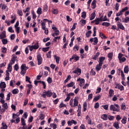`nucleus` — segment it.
<instances>
[{"label":"nucleus","mask_w":129,"mask_h":129,"mask_svg":"<svg viewBox=\"0 0 129 129\" xmlns=\"http://www.w3.org/2000/svg\"><path fill=\"white\" fill-rule=\"evenodd\" d=\"M18 15L22 17L23 16V12H22V10H18Z\"/></svg>","instance_id":"nucleus-58"},{"label":"nucleus","mask_w":129,"mask_h":129,"mask_svg":"<svg viewBox=\"0 0 129 129\" xmlns=\"http://www.w3.org/2000/svg\"><path fill=\"white\" fill-rule=\"evenodd\" d=\"M102 26H105V27H109L110 26V23L108 22H103Z\"/></svg>","instance_id":"nucleus-28"},{"label":"nucleus","mask_w":129,"mask_h":129,"mask_svg":"<svg viewBox=\"0 0 129 129\" xmlns=\"http://www.w3.org/2000/svg\"><path fill=\"white\" fill-rule=\"evenodd\" d=\"M50 48L49 47H43L42 48V51L43 52H47L48 51H49V49Z\"/></svg>","instance_id":"nucleus-41"},{"label":"nucleus","mask_w":129,"mask_h":129,"mask_svg":"<svg viewBox=\"0 0 129 129\" xmlns=\"http://www.w3.org/2000/svg\"><path fill=\"white\" fill-rule=\"evenodd\" d=\"M92 33V31H91V30H89L87 32H86V36L87 37V38H89Z\"/></svg>","instance_id":"nucleus-21"},{"label":"nucleus","mask_w":129,"mask_h":129,"mask_svg":"<svg viewBox=\"0 0 129 129\" xmlns=\"http://www.w3.org/2000/svg\"><path fill=\"white\" fill-rule=\"evenodd\" d=\"M105 60V57H101L99 59V65H102L103 64V61Z\"/></svg>","instance_id":"nucleus-8"},{"label":"nucleus","mask_w":129,"mask_h":129,"mask_svg":"<svg viewBox=\"0 0 129 129\" xmlns=\"http://www.w3.org/2000/svg\"><path fill=\"white\" fill-rule=\"evenodd\" d=\"M108 58H109L110 60H112V57H113V53L110 52L108 54Z\"/></svg>","instance_id":"nucleus-24"},{"label":"nucleus","mask_w":129,"mask_h":129,"mask_svg":"<svg viewBox=\"0 0 129 129\" xmlns=\"http://www.w3.org/2000/svg\"><path fill=\"white\" fill-rule=\"evenodd\" d=\"M118 89H119V90H120L121 91L123 90L124 89V88H123V86L122 85H118Z\"/></svg>","instance_id":"nucleus-42"},{"label":"nucleus","mask_w":129,"mask_h":129,"mask_svg":"<svg viewBox=\"0 0 129 129\" xmlns=\"http://www.w3.org/2000/svg\"><path fill=\"white\" fill-rule=\"evenodd\" d=\"M51 13L53 15H58V13H59V11L58 10V9H52Z\"/></svg>","instance_id":"nucleus-17"},{"label":"nucleus","mask_w":129,"mask_h":129,"mask_svg":"<svg viewBox=\"0 0 129 129\" xmlns=\"http://www.w3.org/2000/svg\"><path fill=\"white\" fill-rule=\"evenodd\" d=\"M115 9L116 11H118L119 9V4L118 3H116L115 5Z\"/></svg>","instance_id":"nucleus-44"},{"label":"nucleus","mask_w":129,"mask_h":129,"mask_svg":"<svg viewBox=\"0 0 129 129\" xmlns=\"http://www.w3.org/2000/svg\"><path fill=\"white\" fill-rule=\"evenodd\" d=\"M95 18V11H94L91 14V17L90 18V21H92V20H94Z\"/></svg>","instance_id":"nucleus-16"},{"label":"nucleus","mask_w":129,"mask_h":129,"mask_svg":"<svg viewBox=\"0 0 129 129\" xmlns=\"http://www.w3.org/2000/svg\"><path fill=\"white\" fill-rule=\"evenodd\" d=\"M82 18H83V19H86V12L85 11L83 12L82 13V15H81Z\"/></svg>","instance_id":"nucleus-35"},{"label":"nucleus","mask_w":129,"mask_h":129,"mask_svg":"<svg viewBox=\"0 0 129 129\" xmlns=\"http://www.w3.org/2000/svg\"><path fill=\"white\" fill-rule=\"evenodd\" d=\"M94 33L93 34V37H95L96 36V27H94L93 28Z\"/></svg>","instance_id":"nucleus-49"},{"label":"nucleus","mask_w":129,"mask_h":129,"mask_svg":"<svg viewBox=\"0 0 129 129\" xmlns=\"http://www.w3.org/2000/svg\"><path fill=\"white\" fill-rule=\"evenodd\" d=\"M41 28L42 30H46V23H45V22H43L41 23Z\"/></svg>","instance_id":"nucleus-25"},{"label":"nucleus","mask_w":129,"mask_h":129,"mask_svg":"<svg viewBox=\"0 0 129 129\" xmlns=\"http://www.w3.org/2000/svg\"><path fill=\"white\" fill-rule=\"evenodd\" d=\"M101 118L103 119L104 120H107V115L106 114H103L101 116Z\"/></svg>","instance_id":"nucleus-32"},{"label":"nucleus","mask_w":129,"mask_h":129,"mask_svg":"<svg viewBox=\"0 0 129 129\" xmlns=\"http://www.w3.org/2000/svg\"><path fill=\"white\" fill-rule=\"evenodd\" d=\"M19 93V90L18 89H15L12 91L13 94H17Z\"/></svg>","instance_id":"nucleus-36"},{"label":"nucleus","mask_w":129,"mask_h":129,"mask_svg":"<svg viewBox=\"0 0 129 129\" xmlns=\"http://www.w3.org/2000/svg\"><path fill=\"white\" fill-rule=\"evenodd\" d=\"M100 36L102 38V39H103L104 38L105 39H106V36L103 33H100Z\"/></svg>","instance_id":"nucleus-55"},{"label":"nucleus","mask_w":129,"mask_h":129,"mask_svg":"<svg viewBox=\"0 0 129 129\" xmlns=\"http://www.w3.org/2000/svg\"><path fill=\"white\" fill-rule=\"evenodd\" d=\"M100 54V53H99V52H97L96 54V55H94L92 57V59L93 60H96V59H97V58H98V56H99V55Z\"/></svg>","instance_id":"nucleus-20"},{"label":"nucleus","mask_w":129,"mask_h":129,"mask_svg":"<svg viewBox=\"0 0 129 129\" xmlns=\"http://www.w3.org/2000/svg\"><path fill=\"white\" fill-rule=\"evenodd\" d=\"M16 59H17V57L13 56V57L12 58L11 60L10 61V63H9L8 65H13V64H15V61H16Z\"/></svg>","instance_id":"nucleus-10"},{"label":"nucleus","mask_w":129,"mask_h":129,"mask_svg":"<svg viewBox=\"0 0 129 129\" xmlns=\"http://www.w3.org/2000/svg\"><path fill=\"white\" fill-rule=\"evenodd\" d=\"M77 112H78V116H80V115H81V108H80V107H78Z\"/></svg>","instance_id":"nucleus-39"},{"label":"nucleus","mask_w":129,"mask_h":129,"mask_svg":"<svg viewBox=\"0 0 129 129\" xmlns=\"http://www.w3.org/2000/svg\"><path fill=\"white\" fill-rule=\"evenodd\" d=\"M44 93H45L47 97H51V96H52V95L53 94V93H52L51 91H48L45 92Z\"/></svg>","instance_id":"nucleus-11"},{"label":"nucleus","mask_w":129,"mask_h":129,"mask_svg":"<svg viewBox=\"0 0 129 129\" xmlns=\"http://www.w3.org/2000/svg\"><path fill=\"white\" fill-rule=\"evenodd\" d=\"M93 41L94 42L93 43V45H97V43H98V38H97V37H95V38H91L90 39V42H91V43H92Z\"/></svg>","instance_id":"nucleus-4"},{"label":"nucleus","mask_w":129,"mask_h":129,"mask_svg":"<svg viewBox=\"0 0 129 129\" xmlns=\"http://www.w3.org/2000/svg\"><path fill=\"white\" fill-rule=\"evenodd\" d=\"M73 50L75 52H77L78 50H79V46L78 45H76L73 47Z\"/></svg>","instance_id":"nucleus-30"},{"label":"nucleus","mask_w":129,"mask_h":129,"mask_svg":"<svg viewBox=\"0 0 129 129\" xmlns=\"http://www.w3.org/2000/svg\"><path fill=\"white\" fill-rule=\"evenodd\" d=\"M26 81H27L28 82H29V83H30V84H31L32 83V82L30 81V78H29L28 76H26Z\"/></svg>","instance_id":"nucleus-61"},{"label":"nucleus","mask_w":129,"mask_h":129,"mask_svg":"<svg viewBox=\"0 0 129 129\" xmlns=\"http://www.w3.org/2000/svg\"><path fill=\"white\" fill-rule=\"evenodd\" d=\"M37 61H38V65H41L42 63H43V58L42 57V55L39 53L37 55Z\"/></svg>","instance_id":"nucleus-1"},{"label":"nucleus","mask_w":129,"mask_h":129,"mask_svg":"<svg viewBox=\"0 0 129 129\" xmlns=\"http://www.w3.org/2000/svg\"><path fill=\"white\" fill-rule=\"evenodd\" d=\"M83 107H84V111H86V109L87 108V103H86V102H84V104H83Z\"/></svg>","instance_id":"nucleus-31"},{"label":"nucleus","mask_w":129,"mask_h":129,"mask_svg":"<svg viewBox=\"0 0 129 129\" xmlns=\"http://www.w3.org/2000/svg\"><path fill=\"white\" fill-rule=\"evenodd\" d=\"M91 6H92V8L94 10V9H95L96 8V0H93L92 4H91Z\"/></svg>","instance_id":"nucleus-14"},{"label":"nucleus","mask_w":129,"mask_h":129,"mask_svg":"<svg viewBox=\"0 0 129 129\" xmlns=\"http://www.w3.org/2000/svg\"><path fill=\"white\" fill-rule=\"evenodd\" d=\"M126 108V107L125 106V104L123 103L121 106V109L123 110H124Z\"/></svg>","instance_id":"nucleus-54"},{"label":"nucleus","mask_w":129,"mask_h":129,"mask_svg":"<svg viewBox=\"0 0 129 129\" xmlns=\"http://www.w3.org/2000/svg\"><path fill=\"white\" fill-rule=\"evenodd\" d=\"M101 69V66L100 65H97V67H96V70L97 71H99Z\"/></svg>","instance_id":"nucleus-57"},{"label":"nucleus","mask_w":129,"mask_h":129,"mask_svg":"<svg viewBox=\"0 0 129 129\" xmlns=\"http://www.w3.org/2000/svg\"><path fill=\"white\" fill-rule=\"evenodd\" d=\"M113 126L115 127V128L118 129L119 128V123L118 122H115L113 123Z\"/></svg>","instance_id":"nucleus-15"},{"label":"nucleus","mask_w":129,"mask_h":129,"mask_svg":"<svg viewBox=\"0 0 129 129\" xmlns=\"http://www.w3.org/2000/svg\"><path fill=\"white\" fill-rule=\"evenodd\" d=\"M2 43L4 45H6V44H8V39H2Z\"/></svg>","instance_id":"nucleus-46"},{"label":"nucleus","mask_w":129,"mask_h":129,"mask_svg":"<svg viewBox=\"0 0 129 129\" xmlns=\"http://www.w3.org/2000/svg\"><path fill=\"white\" fill-rule=\"evenodd\" d=\"M75 84V83L74 82H72L70 83V84H68L67 85V87H72L73 86H74V85Z\"/></svg>","instance_id":"nucleus-40"},{"label":"nucleus","mask_w":129,"mask_h":129,"mask_svg":"<svg viewBox=\"0 0 129 129\" xmlns=\"http://www.w3.org/2000/svg\"><path fill=\"white\" fill-rule=\"evenodd\" d=\"M8 31L10 33H15V31L13 29V27L12 26L9 27Z\"/></svg>","instance_id":"nucleus-38"},{"label":"nucleus","mask_w":129,"mask_h":129,"mask_svg":"<svg viewBox=\"0 0 129 129\" xmlns=\"http://www.w3.org/2000/svg\"><path fill=\"white\" fill-rule=\"evenodd\" d=\"M36 13L38 15H41L43 11H42V8L39 7L36 11Z\"/></svg>","instance_id":"nucleus-19"},{"label":"nucleus","mask_w":129,"mask_h":129,"mask_svg":"<svg viewBox=\"0 0 129 129\" xmlns=\"http://www.w3.org/2000/svg\"><path fill=\"white\" fill-rule=\"evenodd\" d=\"M110 110L112 111H117V112L119 111V109L116 108L114 105H111L110 106Z\"/></svg>","instance_id":"nucleus-5"},{"label":"nucleus","mask_w":129,"mask_h":129,"mask_svg":"<svg viewBox=\"0 0 129 129\" xmlns=\"http://www.w3.org/2000/svg\"><path fill=\"white\" fill-rule=\"evenodd\" d=\"M43 10L45 13H47V11H48V5H45L43 7Z\"/></svg>","instance_id":"nucleus-43"},{"label":"nucleus","mask_w":129,"mask_h":129,"mask_svg":"<svg viewBox=\"0 0 129 129\" xmlns=\"http://www.w3.org/2000/svg\"><path fill=\"white\" fill-rule=\"evenodd\" d=\"M21 122H22V125L25 126L26 125V122L25 121V119L24 118H21Z\"/></svg>","instance_id":"nucleus-50"},{"label":"nucleus","mask_w":129,"mask_h":129,"mask_svg":"<svg viewBox=\"0 0 129 129\" xmlns=\"http://www.w3.org/2000/svg\"><path fill=\"white\" fill-rule=\"evenodd\" d=\"M84 82H85V80H84V79H81V80L80 81V84H79V85H80V86H81V87H82V86H83V83H84Z\"/></svg>","instance_id":"nucleus-26"},{"label":"nucleus","mask_w":129,"mask_h":129,"mask_svg":"<svg viewBox=\"0 0 129 129\" xmlns=\"http://www.w3.org/2000/svg\"><path fill=\"white\" fill-rule=\"evenodd\" d=\"M77 25V23H75L73 24V27L71 29V31H74L76 29V25Z\"/></svg>","instance_id":"nucleus-37"},{"label":"nucleus","mask_w":129,"mask_h":129,"mask_svg":"<svg viewBox=\"0 0 129 129\" xmlns=\"http://www.w3.org/2000/svg\"><path fill=\"white\" fill-rule=\"evenodd\" d=\"M98 107H99V103L97 102L95 104L94 108H95V109H97Z\"/></svg>","instance_id":"nucleus-53"},{"label":"nucleus","mask_w":129,"mask_h":129,"mask_svg":"<svg viewBox=\"0 0 129 129\" xmlns=\"http://www.w3.org/2000/svg\"><path fill=\"white\" fill-rule=\"evenodd\" d=\"M51 53H52V51L50 50L46 54L47 58H51Z\"/></svg>","instance_id":"nucleus-47"},{"label":"nucleus","mask_w":129,"mask_h":129,"mask_svg":"<svg viewBox=\"0 0 129 129\" xmlns=\"http://www.w3.org/2000/svg\"><path fill=\"white\" fill-rule=\"evenodd\" d=\"M73 59H75L76 61L79 60V56H77L76 54H74L72 57L70 59V61H72Z\"/></svg>","instance_id":"nucleus-6"},{"label":"nucleus","mask_w":129,"mask_h":129,"mask_svg":"<svg viewBox=\"0 0 129 129\" xmlns=\"http://www.w3.org/2000/svg\"><path fill=\"white\" fill-rule=\"evenodd\" d=\"M122 12H121V11H120V12L116 13V16L119 17V16H122Z\"/></svg>","instance_id":"nucleus-59"},{"label":"nucleus","mask_w":129,"mask_h":129,"mask_svg":"<svg viewBox=\"0 0 129 129\" xmlns=\"http://www.w3.org/2000/svg\"><path fill=\"white\" fill-rule=\"evenodd\" d=\"M73 73L78 74V73H80V74H81V69L77 68L75 71H74L73 72Z\"/></svg>","instance_id":"nucleus-13"},{"label":"nucleus","mask_w":129,"mask_h":129,"mask_svg":"<svg viewBox=\"0 0 129 129\" xmlns=\"http://www.w3.org/2000/svg\"><path fill=\"white\" fill-rule=\"evenodd\" d=\"M78 99H79V97H78L75 98L74 101V107H75V106H77V105H78Z\"/></svg>","instance_id":"nucleus-7"},{"label":"nucleus","mask_w":129,"mask_h":129,"mask_svg":"<svg viewBox=\"0 0 129 129\" xmlns=\"http://www.w3.org/2000/svg\"><path fill=\"white\" fill-rule=\"evenodd\" d=\"M117 26L118 29H120V30H122L123 31H124V30H125V28H124V26H123V25H122V23L118 21L117 23Z\"/></svg>","instance_id":"nucleus-3"},{"label":"nucleus","mask_w":129,"mask_h":129,"mask_svg":"<svg viewBox=\"0 0 129 129\" xmlns=\"http://www.w3.org/2000/svg\"><path fill=\"white\" fill-rule=\"evenodd\" d=\"M124 73H128V67L127 66L124 69Z\"/></svg>","instance_id":"nucleus-45"},{"label":"nucleus","mask_w":129,"mask_h":129,"mask_svg":"<svg viewBox=\"0 0 129 129\" xmlns=\"http://www.w3.org/2000/svg\"><path fill=\"white\" fill-rule=\"evenodd\" d=\"M126 119H127V118H126V117H125V116L123 117V118L121 120L122 123H123L124 124L125 123H126Z\"/></svg>","instance_id":"nucleus-33"},{"label":"nucleus","mask_w":129,"mask_h":129,"mask_svg":"<svg viewBox=\"0 0 129 129\" xmlns=\"http://www.w3.org/2000/svg\"><path fill=\"white\" fill-rule=\"evenodd\" d=\"M129 22V17H126V18H125V23H128Z\"/></svg>","instance_id":"nucleus-64"},{"label":"nucleus","mask_w":129,"mask_h":129,"mask_svg":"<svg viewBox=\"0 0 129 129\" xmlns=\"http://www.w3.org/2000/svg\"><path fill=\"white\" fill-rule=\"evenodd\" d=\"M1 50H2V52L4 53V54H5V53H7V51L8 50V49L5 47V46H3L2 47V48L1 49Z\"/></svg>","instance_id":"nucleus-23"},{"label":"nucleus","mask_w":129,"mask_h":129,"mask_svg":"<svg viewBox=\"0 0 129 129\" xmlns=\"http://www.w3.org/2000/svg\"><path fill=\"white\" fill-rule=\"evenodd\" d=\"M15 29L17 34H19L20 33V27H15Z\"/></svg>","instance_id":"nucleus-63"},{"label":"nucleus","mask_w":129,"mask_h":129,"mask_svg":"<svg viewBox=\"0 0 129 129\" xmlns=\"http://www.w3.org/2000/svg\"><path fill=\"white\" fill-rule=\"evenodd\" d=\"M34 48V50H37V49H39V43L36 42L34 45H33Z\"/></svg>","instance_id":"nucleus-27"},{"label":"nucleus","mask_w":129,"mask_h":129,"mask_svg":"<svg viewBox=\"0 0 129 129\" xmlns=\"http://www.w3.org/2000/svg\"><path fill=\"white\" fill-rule=\"evenodd\" d=\"M21 74H23V75H24V74H26V71L28 69V67H26L25 65H22L21 67Z\"/></svg>","instance_id":"nucleus-2"},{"label":"nucleus","mask_w":129,"mask_h":129,"mask_svg":"<svg viewBox=\"0 0 129 129\" xmlns=\"http://www.w3.org/2000/svg\"><path fill=\"white\" fill-rule=\"evenodd\" d=\"M7 71L8 72H12V70H13V67H12V66L11 65H9L8 68H7Z\"/></svg>","instance_id":"nucleus-29"},{"label":"nucleus","mask_w":129,"mask_h":129,"mask_svg":"<svg viewBox=\"0 0 129 129\" xmlns=\"http://www.w3.org/2000/svg\"><path fill=\"white\" fill-rule=\"evenodd\" d=\"M8 8V6L5 4H2V10H6Z\"/></svg>","instance_id":"nucleus-60"},{"label":"nucleus","mask_w":129,"mask_h":129,"mask_svg":"<svg viewBox=\"0 0 129 129\" xmlns=\"http://www.w3.org/2000/svg\"><path fill=\"white\" fill-rule=\"evenodd\" d=\"M2 125H3V127L5 129H8V125H7V124L2 122Z\"/></svg>","instance_id":"nucleus-56"},{"label":"nucleus","mask_w":129,"mask_h":129,"mask_svg":"<svg viewBox=\"0 0 129 129\" xmlns=\"http://www.w3.org/2000/svg\"><path fill=\"white\" fill-rule=\"evenodd\" d=\"M7 36L6 35V31H3L0 34V39H5Z\"/></svg>","instance_id":"nucleus-12"},{"label":"nucleus","mask_w":129,"mask_h":129,"mask_svg":"<svg viewBox=\"0 0 129 129\" xmlns=\"http://www.w3.org/2000/svg\"><path fill=\"white\" fill-rule=\"evenodd\" d=\"M70 79H71V76L69 75L67 79L64 80V83H67V82H68Z\"/></svg>","instance_id":"nucleus-34"},{"label":"nucleus","mask_w":129,"mask_h":129,"mask_svg":"<svg viewBox=\"0 0 129 129\" xmlns=\"http://www.w3.org/2000/svg\"><path fill=\"white\" fill-rule=\"evenodd\" d=\"M114 92V91H113V90L110 89L109 91V96L110 97H111V96L113 95Z\"/></svg>","instance_id":"nucleus-22"},{"label":"nucleus","mask_w":129,"mask_h":129,"mask_svg":"<svg viewBox=\"0 0 129 129\" xmlns=\"http://www.w3.org/2000/svg\"><path fill=\"white\" fill-rule=\"evenodd\" d=\"M99 18H96L95 20L92 21H91V24H95V25H99Z\"/></svg>","instance_id":"nucleus-9"},{"label":"nucleus","mask_w":129,"mask_h":129,"mask_svg":"<svg viewBox=\"0 0 129 129\" xmlns=\"http://www.w3.org/2000/svg\"><path fill=\"white\" fill-rule=\"evenodd\" d=\"M101 96L100 95H99L98 96H96L95 97L94 99H93V101H97V100H99V98H100Z\"/></svg>","instance_id":"nucleus-48"},{"label":"nucleus","mask_w":129,"mask_h":129,"mask_svg":"<svg viewBox=\"0 0 129 129\" xmlns=\"http://www.w3.org/2000/svg\"><path fill=\"white\" fill-rule=\"evenodd\" d=\"M47 82H48L49 84L52 83V79L50 77H49L47 80Z\"/></svg>","instance_id":"nucleus-62"},{"label":"nucleus","mask_w":129,"mask_h":129,"mask_svg":"<svg viewBox=\"0 0 129 129\" xmlns=\"http://www.w3.org/2000/svg\"><path fill=\"white\" fill-rule=\"evenodd\" d=\"M7 85H6V83L3 82L0 84V88L3 89L6 88Z\"/></svg>","instance_id":"nucleus-18"},{"label":"nucleus","mask_w":129,"mask_h":129,"mask_svg":"<svg viewBox=\"0 0 129 129\" xmlns=\"http://www.w3.org/2000/svg\"><path fill=\"white\" fill-rule=\"evenodd\" d=\"M28 48H29V50L31 52H32V51H33V50H35L34 46H33V45H28Z\"/></svg>","instance_id":"nucleus-51"},{"label":"nucleus","mask_w":129,"mask_h":129,"mask_svg":"<svg viewBox=\"0 0 129 129\" xmlns=\"http://www.w3.org/2000/svg\"><path fill=\"white\" fill-rule=\"evenodd\" d=\"M102 107L105 110H108V105H102Z\"/></svg>","instance_id":"nucleus-52"}]
</instances>
